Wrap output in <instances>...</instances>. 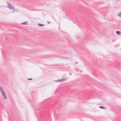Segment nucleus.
I'll return each instance as SVG.
<instances>
[{
    "label": "nucleus",
    "mask_w": 121,
    "mask_h": 121,
    "mask_svg": "<svg viewBox=\"0 0 121 121\" xmlns=\"http://www.w3.org/2000/svg\"><path fill=\"white\" fill-rule=\"evenodd\" d=\"M0 92L3 96L4 99H7V98L4 90L2 87H0Z\"/></svg>",
    "instance_id": "1"
},
{
    "label": "nucleus",
    "mask_w": 121,
    "mask_h": 121,
    "mask_svg": "<svg viewBox=\"0 0 121 121\" xmlns=\"http://www.w3.org/2000/svg\"><path fill=\"white\" fill-rule=\"evenodd\" d=\"M116 33L118 35H119L120 33V32L119 31H116Z\"/></svg>",
    "instance_id": "4"
},
{
    "label": "nucleus",
    "mask_w": 121,
    "mask_h": 121,
    "mask_svg": "<svg viewBox=\"0 0 121 121\" xmlns=\"http://www.w3.org/2000/svg\"><path fill=\"white\" fill-rule=\"evenodd\" d=\"M117 15L119 16V17H121V12L118 13L117 14Z\"/></svg>",
    "instance_id": "5"
},
{
    "label": "nucleus",
    "mask_w": 121,
    "mask_h": 121,
    "mask_svg": "<svg viewBox=\"0 0 121 121\" xmlns=\"http://www.w3.org/2000/svg\"><path fill=\"white\" fill-rule=\"evenodd\" d=\"M7 4L8 7L9 9L13 10H14V8L13 6L11 5V4H9L8 2H7Z\"/></svg>",
    "instance_id": "2"
},
{
    "label": "nucleus",
    "mask_w": 121,
    "mask_h": 121,
    "mask_svg": "<svg viewBox=\"0 0 121 121\" xmlns=\"http://www.w3.org/2000/svg\"><path fill=\"white\" fill-rule=\"evenodd\" d=\"M75 70L76 71H77L78 72L79 71V70L78 68H75Z\"/></svg>",
    "instance_id": "7"
},
{
    "label": "nucleus",
    "mask_w": 121,
    "mask_h": 121,
    "mask_svg": "<svg viewBox=\"0 0 121 121\" xmlns=\"http://www.w3.org/2000/svg\"><path fill=\"white\" fill-rule=\"evenodd\" d=\"M67 80V78H63L62 79H59V80H55L54 81L56 82H61L63 81H65L66 80Z\"/></svg>",
    "instance_id": "3"
},
{
    "label": "nucleus",
    "mask_w": 121,
    "mask_h": 121,
    "mask_svg": "<svg viewBox=\"0 0 121 121\" xmlns=\"http://www.w3.org/2000/svg\"><path fill=\"white\" fill-rule=\"evenodd\" d=\"M47 23H48V24H49V23H50V22H47Z\"/></svg>",
    "instance_id": "11"
},
{
    "label": "nucleus",
    "mask_w": 121,
    "mask_h": 121,
    "mask_svg": "<svg viewBox=\"0 0 121 121\" xmlns=\"http://www.w3.org/2000/svg\"><path fill=\"white\" fill-rule=\"evenodd\" d=\"M38 25L40 26H44V25L43 24H38Z\"/></svg>",
    "instance_id": "8"
},
{
    "label": "nucleus",
    "mask_w": 121,
    "mask_h": 121,
    "mask_svg": "<svg viewBox=\"0 0 121 121\" xmlns=\"http://www.w3.org/2000/svg\"><path fill=\"white\" fill-rule=\"evenodd\" d=\"M70 75H71V73H70Z\"/></svg>",
    "instance_id": "13"
},
{
    "label": "nucleus",
    "mask_w": 121,
    "mask_h": 121,
    "mask_svg": "<svg viewBox=\"0 0 121 121\" xmlns=\"http://www.w3.org/2000/svg\"><path fill=\"white\" fill-rule=\"evenodd\" d=\"M99 108H102V109H105V108H104V107L103 106H100L99 107Z\"/></svg>",
    "instance_id": "6"
},
{
    "label": "nucleus",
    "mask_w": 121,
    "mask_h": 121,
    "mask_svg": "<svg viewBox=\"0 0 121 121\" xmlns=\"http://www.w3.org/2000/svg\"><path fill=\"white\" fill-rule=\"evenodd\" d=\"M13 12V13H14V11H13V12Z\"/></svg>",
    "instance_id": "14"
},
{
    "label": "nucleus",
    "mask_w": 121,
    "mask_h": 121,
    "mask_svg": "<svg viewBox=\"0 0 121 121\" xmlns=\"http://www.w3.org/2000/svg\"><path fill=\"white\" fill-rule=\"evenodd\" d=\"M27 22H24V23H22L21 24H22L26 25L27 24Z\"/></svg>",
    "instance_id": "9"
},
{
    "label": "nucleus",
    "mask_w": 121,
    "mask_h": 121,
    "mask_svg": "<svg viewBox=\"0 0 121 121\" xmlns=\"http://www.w3.org/2000/svg\"><path fill=\"white\" fill-rule=\"evenodd\" d=\"M28 80H32V79L31 78H29L28 79Z\"/></svg>",
    "instance_id": "10"
},
{
    "label": "nucleus",
    "mask_w": 121,
    "mask_h": 121,
    "mask_svg": "<svg viewBox=\"0 0 121 121\" xmlns=\"http://www.w3.org/2000/svg\"><path fill=\"white\" fill-rule=\"evenodd\" d=\"M75 63H78V62H75Z\"/></svg>",
    "instance_id": "12"
}]
</instances>
